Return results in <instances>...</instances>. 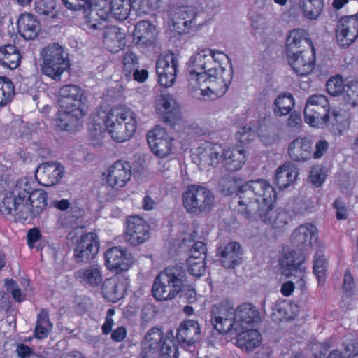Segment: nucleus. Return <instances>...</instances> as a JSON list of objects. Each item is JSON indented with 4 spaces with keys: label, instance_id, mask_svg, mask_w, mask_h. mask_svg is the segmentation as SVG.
Returning a JSON list of instances; mask_svg holds the SVG:
<instances>
[{
    "label": "nucleus",
    "instance_id": "obj_35",
    "mask_svg": "<svg viewBox=\"0 0 358 358\" xmlns=\"http://www.w3.org/2000/svg\"><path fill=\"white\" fill-rule=\"evenodd\" d=\"M100 110L96 111L92 117L89 127V135L91 144L94 146H99L102 144L106 134L105 120L100 118Z\"/></svg>",
    "mask_w": 358,
    "mask_h": 358
},
{
    "label": "nucleus",
    "instance_id": "obj_56",
    "mask_svg": "<svg viewBox=\"0 0 358 358\" xmlns=\"http://www.w3.org/2000/svg\"><path fill=\"white\" fill-rule=\"evenodd\" d=\"M187 265L189 272L191 275L199 277L204 274L205 272V263L202 257H199V259L194 258H188L187 260Z\"/></svg>",
    "mask_w": 358,
    "mask_h": 358
},
{
    "label": "nucleus",
    "instance_id": "obj_45",
    "mask_svg": "<svg viewBox=\"0 0 358 358\" xmlns=\"http://www.w3.org/2000/svg\"><path fill=\"white\" fill-rule=\"evenodd\" d=\"M315 110H319V113H324V110H329V103L326 96L315 94L308 98L304 113L313 114Z\"/></svg>",
    "mask_w": 358,
    "mask_h": 358
},
{
    "label": "nucleus",
    "instance_id": "obj_47",
    "mask_svg": "<svg viewBox=\"0 0 358 358\" xmlns=\"http://www.w3.org/2000/svg\"><path fill=\"white\" fill-rule=\"evenodd\" d=\"M324 6V1L319 0H301L300 7L303 15L310 20H315L320 15Z\"/></svg>",
    "mask_w": 358,
    "mask_h": 358
},
{
    "label": "nucleus",
    "instance_id": "obj_22",
    "mask_svg": "<svg viewBox=\"0 0 358 358\" xmlns=\"http://www.w3.org/2000/svg\"><path fill=\"white\" fill-rule=\"evenodd\" d=\"M287 57L289 64L299 76H306L314 69L315 56L313 51L296 50L294 53H287Z\"/></svg>",
    "mask_w": 358,
    "mask_h": 358
},
{
    "label": "nucleus",
    "instance_id": "obj_21",
    "mask_svg": "<svg viewBox=\"0 0 358 358\" xmlns=\"http://www.w3.org/2000/svg\"><path fill=\"white\" fill-rule=\"evenodd\" d=\"M132 264V257L124 248L113 247L105 252V265L110 271H127Z\"/></svg>",
    "mask_w": 358,
    "mask_h": 358
},
{
    "label": "nucleus",
    "instance_id": "obj_9",
    "mask_svg": "<svg viewBox=\"0 0 358 358\" xmlns=\"http://www.w3.org/2000/svg\"><path fill=\"white\" fill-rule=\"evenodd\" d=\"M215 203L212 192L200 185H190L182 194V204L186 210L192 214H199L211 210Z\"/></svg>",
    "mask_w": 358,
    "mask_h": 358
},
{
    "label": "nucleus",
    "instance_id": "obj_53",
    "mask_svg": "<svg viewBox=\"0 0 358 358\" xmlns=\"http://www.w3.org/2000/svg\"><path fill=\"white\" fill-rule=\"evenodd\" d=\"M345 90L342 96L347 104L352 106L358 105V81H350L346 83Z\"/></svg>",
    "mask_w": 358,
    "mask_h": 358
},
{
    "label": "nucleus",
    "instance_id": "obj_43",
    "mask_svg": "<svg viewBox=\"0 0 358 358\" xmlns=\"http://www.w3.org/2000/svg\"><path fill=\"white\" fill-rule=\"evenodd\" d=\"M304 43L308 44L309 40L305 36L303 29H296L291 31L286 41V55L300 50Z\"/></svg>",
    "mask_w": 358,
    "mask_h": 358
},
{
    "label": "nucleus",
    "instance_id": "obj_62",
    "mask_svg": "<svg viewBox=\"0 0 358 358\" xmlns=\"http://www.w3.org/2000/svg\"><path fill=\"white\" fill-rule=\"evenodd\" d=\"M65 6L73 10H80L85 5L91 3V0H62Z\"/></svg>",
    "mask_w": 358,
    "mask_h": 358
},
{
    "label": "nucleus",
    "instance_id": "obj_60",
    "mask_svg": "<svg viewBox=\"0 0 358 358\" xmlns=\"http://www.w3.org/2000/svg\"><path fill=\"white\" fill-rule=\"evenodd\" d=\"M341 353L343 358H358V343L353 341L346 343Z\"/></svg>",
    "mask_w": 358,
    "mask_h": 358
},
{
    "label": "nucleus",
    "instance_id": "obj_19",
    "mask_svg": "<svg viewBox=\"0 0 358 358\" xmlns=\"http://www.w3.org/2000/svg\"><path fill=\"white\" fill-rule=\"evenodd\" d=\"M220 151L219 145L205 142L196 149L193 159L201 169L208 171L218 164Z\"/></svg>",
    "mask_w": 358,
    "mask_h": 358
},
{
    "label": "nucleus",
    "instance_id": "obj_25",
    "mask_svg": "<svg viewBox=\"0 0 358 358\" xmlns=\"http://www.w3.org/2000/svg\"><path fill=\"white\" fill-rule=\"evenodd\" d=\"M128 284V280L123 276L106 279L103 283V295L108 300L116 302L124 296Z\"/></svg>",
    "mask_w": 358,
    "mask_h": 358
},
{
    "label": "nucleus",
    "instance_id": "obj_12",
    "mask_svg": "<svg viewBox=\"0 0 358 358\" xmlns=\"http://www.w3.org/2000/svg\"><path fill=\"white\" fill-rule=\"evenodd\" d=\"M150 238V226L142 217H129L127 222L125 241L129 245L136 246L147 241Z\"/></svg>",
    "mask_w": 358,
    "mask_h": 358
},
{
    "label": "nucleus",
    "instance_id": "obj_49",
    "mask_svg": "<svg viewBox=\"0 0 358 358\" xmlns=\"http://www.w3.org/2000/svg\"><path fill=\"white\" fill-rule=\"evenodd\" d=\"M56 0H36L34 10L39 15L55 18L57 15Z\"/></svg>",
    "mask_w": 358,
    "mask_h": 358
},
{
    "label": "nucleus",
    "instance_id": "obj_51",
    "mask_svg": "<svg viewBox=\"0 0 358 358\" xmlns=\"http://www.w3.org/2000/svg\"><path fill=\"white\" fill-rule=\"evenodd\" d=\"M328 268V262L325 256L317 252L314 257L313 272L316 275L319 285L324 282Z\"/></svg>",
    "mask_w": 358,
    "mask_h": 358
},
{
    "label": "nucleus",
    "instance_id": "obj_58",
    "mask_svg": "<svg viewBox=\"0 0 358 358\" xmlns=\"http://www.w3.org/2000/svg\"><path fill=\"white\" fill-rule=\"evenodd\" d=\"M326 179V175L320 166L313 167L310 176V182L315 187H320Z\"/></svg>",
    "mask_w": 358,
    "mask_h": 358
},
{
    "label": "nucleus",
    "instance_id": "obj_29",
    "mask_svg": "<svg viewBox=\"0 0 358 358\" xmlns=\"http://www.w3.org/2000/svg\"><path fill=\"white\" fill-rule=\"evenodd\" d=\"M246 161L245 150L240 147L228 148L222 150V164L230 171L239 170Z\"/></svg>",
    "mask_w": 358,
    "mask_h": 358
},
{
    "label": "nucleus",
    "instance_id": "obj_24",
    "mask_svg": "<svg viewBox=\"0 0 358 358\" xmlns=\"http://www.w3.org/2000/svg\"><path fill=\"white\" fill-rule=\"evenodd\" d=\"M155 109L165 121L171 122L180 117V106L170 94H162L155 101Z\"/></svg>",
    "mask_w": 358,
    "mask_h": 358
},
{
    "label": "nucleus",
    "instance_id": "obj_59",
    "mask_svg": "<svg viewBox=\"0 0 358 358\" xmlns=\"http://www.w3.org/2000/svg\"><path fill=\"white\" fill-rule=\"evenodd\" d=\"M5 285L7 287V290L12 294L16 301L21 302L24 299L25 295L14 280H6Z\"/></svg>",
    "mask_w": 358,
    "mask_h": 358
},
{
    "label": "nucleus",
    "instance_id": "obj_54",
    "mask_svg": "<svg viewBox=\"0 0 358 358\" xmlns=\"http://www.w3.org/2000/svg\"><path fill=\"white\" fill-rule=\"evenodd\" d=\"M315 110L313 114L304 113L305 121L312 127H322L324 126L329 119V110H324L322 113Z\"/></svg>",
    "mask_w": 358,
    "mask_h": 358
},
{
    "label": "nucleus",
    "instance_id": "obj_63",
    "mask_svg": "<svg viewBox=\"0 0 358 358\" xmlns=\"http://www.w3.org/2000/svg\"><path fill=\"white\" fill-rule=\"evenodd\" d=\"M115 310L113 308H110L107 310L106 316L105 318V322L102 326V331L104 334H108L111 331L113 320L112 317L115 315Z\"/></svg>",
    "mask_w": 358,
    "mask_h": 358
},
{
    "label": "nucleus",
    "instance_id": "obj_14",
    "mask_svg": "<svg viewBox=\"0 0 358 358\" xmlns=\"http://www.w3.org/2000/svg\"><path fill=\"white\" fill-rule=\"evenodd\" d=\"M317 240V229L312 224L299 226L292 234L291 243L296 250L305 254L312 248L314 241Z\"/></svg>",
    "mask_w": 358,
    "mask_h": 358
},
{
    "label": "nucleus",
    "instance_id": "obj_48",
    "mask_svg": "<svg viewBox=\"0 0 358 358\" xmlns=\"http://www.w3.org/2000/svg\"><path fill=\"white\" fill-rule=\"evenodd\" d=\"M110 6L113 16L118 20H124L131 11V0H111Z\"/></svg>",
    "mask_w": 358,
    "mask_h": 358
},
{
    "label": "nucleus",
    "instance_id": "obj_1",
    "mask_svg": "<svg viewBox=\"0 0 358 358\" xmlns=\"http://www.w3.org/2000/svg\"><path fill=\"white\" fill-rule=\"evenodd\" d=\"M276 193L271 184L263 179L241 185L231 200V205L250 220H260L273 229H282L290 217L285 210L273 209Z\"/></svg>",
    "mask_w": 358,
    "mask_h": 358
},
{
    "label": "nucleus",
    "instance_id": "obj_2",
    "mask_svg": "<svg viewBox=\"0 0 358 358\" xmlns=\"http://www.w3.org/2000/svg\"><path fill=\"white\" fill-rule=\"evenodd\" d=\"M47 199L43 190H32L29 182L22 180L6 193L0 205V211L3 215L15 216L20 221L31 220L45 208Z\"/></svg>",
    "mask_w": 358,
    "mask_h": 358
},
{
    "label": "nucleus",
    "instance_id": "obj_36",
    "mask_svg": "<svg viewBox=\"0 0 358 358\" xmlns=\"http://www.w3.org/2000/svg\"><path fill=\"white\" fill-rule=\"evenodd\" d=\"M103 43L112 52H117L125 45L124 35L116 27H111L104 32Z\"/></svg>",
    "mask_w": 358,
    "mask_h": 358
},
{
    "label": "nucleus",
    "instance_id": "obj_18",
    "mask_svg": "<svg viewBox=\"0 0 358 358\" xmlns=\"http://www.w3.org/2000/svg\"><path fill=\"white\" fill-rule=\"evenodd\" d=\"M85 98L83 90L75 85H66L60 88L58 103L60 108L84 109Z\"/></svg>",
    "mask_w": 358,
    "mask_h": 358
},
{
    "label": "nucleus",
    "instance_id": "obj_52",
    "mask_svg": "<svg viewBox=\"0 0 358 358\" xmlns=\"http://www.w3.org/2000/svg\"><path fill=\"white\" fill-rule=\"evenodd\" d=\"M345 86L346 83H344L343 78L338 75L331 77L326 83L328 93L333 96H343Z\"/></svg>",
    "mask_w": 358,
    "mask_h": 358
},
{
    "label": "nucleus",
    "instance_id": "obj_15",
    "mask_svg": "<svg viewBox=\"0 0 358 358\" xmlns=\"http://www.w3.org/2000/svg\"><path fill=\"white\" fill-rule=\"evenodd\" d=\"M99 243L94 233H87L78 240L75 249L74 257L78 262H87L98 253Z\"/></svg>",
    "mask_w": 358,
    "mask_h": 358
},
{
    "label": "nucleus",
    "instance_id": "obj_10",
    "mask_svg": "<svg viewBox=\"0 0 358 358\" xmlns=\"http://www.w3.org/2000/svg\"><path fill=\"white\" fill-rule=\"evenodd\" d=\"M306 255L290 248H284L279 265L282 273L287 277L297 278L296 283L303 286L306 276V266L303 263Z\"/></svg>",
    "mask_w": 358,
    "mask_h": 358
},
{
    "label": "nucleus",
    "instance_id": "obj_57",
    "mask_svg": "<svg viewBox=\"0 0 358 358\" xmlns=\"http://www.w3.org/2000/svg\"><path fill=\"white\" fill-rule=\"evenodd\" d=\"M16 352L20 358H46L24 344H18Z\"/></svg>",
    "mask_w": 358,
    "mask_h": 358
},
{
    "label": "nucleus",
    "instance_id": "obj_7",
    "mask_svg": "<svg viewBox=\"0 0 358 358\" xmlns=\"http://www.w3.org/2000/svg\"><path fill=\"white\" fill-rule=\"evenodd\" d=\"M42 72L55 80L69 67V62L64 48L58 43H52L41 52Z\"/></svg>",
    "mask_w": 358,
    "mask_h": 358
},
{
    "label": "nucleus",
    "instance_id": "obj_11",
    "mask_svg": "<svg viewBox=\"0 0 358 358\" xmlns=\"http://www.w3.org/2000/svg\"><path fill=\"white\" fill-rule=\"evenodd\" d=\"M211 322L214 328L220 334L234 329L238 331L234 317V309L227 305H215L211 310Z\"/></svg>",
    "mask_w": 358,
    "mask_h": 358
},
{
    "label": "nucleus",
    "instance_id": "obj_46",
    "mask_svg": "<svg viewBox=\"0 0 358 358\" xmlns=\"http://www.w3.org/2000/svg\"><path fill=\"white\" fill-rule=\"evenodd\" d=\"M294 106V98L290 94H280L274 101L273 112L276 115H287Z\"/></svg>",
    "mask_w": 358,
    "mask_h": 358
},
{
    "label": "nucleus",
    "instance_id": "obj_28",
    "mask_svg": "<svg viewBox=\"0 0 358 358\" xmlns=\"http://www.w3.org/2000/svg\"><path fill=\"white\" fill-rule=\"evenodd\" d=\"M60 109L55 120V126L63 131L76 129L79 125V120L85 115L84 109Z\"/></svg>",
    "mask_w": 358,
    "mask_h": 358
},
{
    "label": "nucleus",
    "instance_id": "obj_64",
    "mask_svg": "<svg viewBox=\"0 0 358 358\" xmlns=\"http://www.w3.org/2000/svg\"><path fill=\"white\" fill-rule=\"evenodd\" d=\"M315 151L313 153V157L315 159L322 157L327 152L329 144L326 141L320 140L315 144Z\"/></svg>",
    "mask_w": 358,
    "mask_h": 358
},
{
    "label": "nucleus",
    "instance_id": "obj_38",
    "mask_svg": "<svg viewBox=\"0 0 358 358\" xmlns=\"http://www.w3.org/2000/svg\"><path fill=\"white\" fill-rule=\"evenodd\" d=\"M21 55L13 45H6L0 48V63L10 69H16L20 62Z\"/></svg>",
    "mask_w": 358,
    "mask_h": 358
},
{
    "label": "nucleus",
    "instance_id": "obj_39",
    "mask_svg": "<svg viewBox=\"0 0 358 358\" xmlns=\"http://www.w3.org/2000/svg\"><path fill=\"white\" fill-rule=\"evenodd\" d=\"M298 308L287 301H282L275 305L271 314L273 321L280 322L283 320H293L296 315Z\"/></svg>",
    "mask_w": 358,
    "mask_h": 358
},
{
    "label": "nucleus",
    "instance_id": "obj_32",
    "mask_svg": "<svg viewBox=\"0 0 358 358\" xmlns=\"http://www.w3.org/2000/svg\"><path fill=\"white\" fill-rule=\"evenodd\" d=\"M75 278L83 285L92 287H99L103 282L101 268L98 265L78 270L75 272Z\"/></svg>",
    "mask_w": 358,
    "mask_h": 358
},
{
    "label": "nucleus",
    "instance_id": "obj_16",
    "mask_svg": "<svg viewBox=\"0 0 358 358\" xmlns=\"http://www.w3.org/2000/svg\"><path fill=\"white\" fill-rule=\"evenodd\" d=\"M336 40L341 47L351 45L358 36V13L342 17L336 29Z\"/></svg>",
    "mask_w": 358,
    "mask_h": 358
},
{
    "label": "nucleus",
    "instance_id": "obj_23",
    "mask_svg": "<svg viewBox=\"0 0 358 358\" xmlns=\"http://www.w3.org/2000/svg\"><path fill=\"white\" fill-rule=\"evenodd\" d=\"M63 166L53 162H48L41 164L36 171V178L38 182L46 187L56 185L62 177Z\"/></svg>",
    "mask_w": 358,
    "mask_h": 358
},
{
    "label": "nucleus",
    "instance_id": "obj_13",
    "mask_svg": "<svg viewBox=\"0 0 358 358\" xmlns=\"http://www.w3.org/2000/svg\"><path fill=\"white\" fill-rule=\"evenodd\" d=\"M178 59L173 53L161 55L156 64L158 81L162 86L169 87L176 80Z\"/></svg>",
    "mask_w": 358,
    "mask_h": 358
},
{
    "label": "nucleus",
    "instance_id": "obj_8",
    "mask_svg": "<svg viewBox=\"0 0 358 358\" xmlns=\"http://www.w3.org/2000/svg\"><path fill=\"white\" fill-rule=\"evenodd\" d=\"M220 54L224 53L217 50L206 48L190 57L187 71L189 85L192 89L196 90L198 83L206 76V72L214 65L218 66L219 59H217V57Z\"/></svg>",
    "mask_w": 358,
    "mask_h": 358
},
{
    "label": "nucleus",
    "instance_id": "obj_6",
    "mask_svg": "<svg viewBox=\"0 0 358 358\" xmlns=\"http://www.w3.org/2000/svg\"><path fill=\"white\" fill-rule=\"evenodd\" d=\"M165 339L163 333L158 328L150 329L145 334L142 343L143 356L152 355L159 352V358H177V350L173 341V331L169 332Z\"/></svg>",
    "mask_w": 358,
    "mask_h": 358
},
{
    "label": "nucleus",
    "instance_id": "obj_3",
    "mask_svg": "<svg viewBox=\"0 0 358 358\" xmlns=\"http://www.w3.org/2000/svg\"><path fill=\"white\" fill-rule=\"evenodd\" d=\"M218 66L214 65L206 72L205 77L200 80L197 90L204 99H215L222 96L227 91L232 80L233 69L229 57L220 54L217 57Z\"/></svg>",
    "mask_w": 358,
    "mask_h": 358
},
{
    "label": "nucleus",
    "instance_id": "obj_41",
    "mask_svg": "<svg viewBox=\"0 0 358 358\" xmlns=\"http://www.w3.org/2000/svg\"><path fill=\"white\" fill-rule=\"evenodd\" d=\"M262 335L256 329H249L241 332L238 339V346L246 351H252L262 343Z\"/></svg>",
    "mask_w": 358,
    "mask_h": 358
},
{
    "label": "nucleus",
    "instance_id": "obj_26",
    "mask_svg": "<svg viewBox=\"0 0 358 358\" xmlns=\"http://www.w3.org/2000/svg\"><path fill=\"white\" fill-rule=\"evenodd\" d=\"M288 154L296 162H305L313 157V142L307 138H298L290 143Z\"/></svg>",
    "mask_w": 358,
    "mask_h": 358
},
{
    "label": "nucleus",
    "instance_id": "obj_30",
    "mask_svg": "<svg viewBox=\"0 0 358 358\" xmlns=\"http://www.w3.org/2000/svg\"><path fill=\"white\" fill-rule=\"evenodd\" d=\"M200 325L196 320H186L177 329L176 338L178 342L191 345L200 338Z\"/></svg>",
    "mask_w": 358,
    "mask_h": 358
},
{
    "label": "nucleus",
    "instance_id": "obj_40",
    "mask_svg": "<svg viewBox=\"0 0 358 358\" xmlns=\"http://www.w3.org/2000/svg\"><path fill=\"white\" fill-rule=\"evenodd\" d=\"M196 16L197 12L193 7L180 8L173 19V24L178 25V28L181 29L180 25L182 24L184 29H189L196 24Z\"/></svg>",
    "mask_w": 358,
    "mask_h": 358
},
{
    "label": "nucleus",
    "instance_id": "obj_44",
    "mask_svg": "<svg viewBox=\"0 0 358 358\" xmlns=\"http://www.w3.org/2000/svg\"><path fill=\"white\" fill-rule=\"evenodd\" d=\"M155 27L147 20L138 22L134 29V36L143 43H151L155 36Z\"/></svg>",
    "mask_w": 358,
    "mask_h": 358
},
{
    "label": "nucleus",
    "instance_id": "obj_20",
    "mask_svg": "<svg viewBox=\"0 0 358 358\" xmlns=\"http://www.w3.org/2000/svg\"><path fill=\"white\" fill-rule=\"evenodd\" d=\"M131 176V166L129 162L117 161L107 171V184L115 189L124 187Z\"/></svg>",
    "mask_w": 358,
    "mask_h": 358
},
{
    "label": "nucleus",
    "instance_id": "obj_5",
    "mask_svg": "<svg viewBox=\"0 0 358 358\" xmlns=\"http://www.w3.org/2000/svg\"><path fill=\"white\" fill-rule=\"evenodd\" d=\"M187 280L185 270L181 266H169L155 278L153 296L158 301L172 300L183 289Z\"/></svg>",
    "mask_w": 358,
    "mask_h": 358
},
{
    "label": "nucleus",
    "instance_id": "obj_42",
    "mask_svg": "<svg viewBox=\"0 0 358 358\" xmlns=\"http://www.w3.org/2000/svg\"><path fill=\"white\" fill-rule=\"evenodd\" d=\"M52 329V324L49 319V313L46 309H41L37 315L34 329L35 337L38 339L47 338Z\"/></svg>",
    "mask_w": 358,
    "mask_h": 358
},
{
    "label": "nucleus",
    "instance_id": "obj_31",
    "mask_svg": "<svg viewBox=\"0 0 358 358\" xmlns=\"http://www.w3.org/2000/svg\"><path fill=\"white\" fill-rule=\"evenodd\" d=\"M220 261L226 268H233L241 262L242 251L238 243L231 242L219 248Z\"/></svg>",
    "mask_w": 358,
    "mask_h": 358
},
{
    "label": "nucleus",
    "instance_id": "obj_50",
    "mask_svg": "<svg viewBox=\"0 0 358 358\" xmlns=\"http://www.w3.org/2000/svg\"><path fill=\"white\" fill-rule=\"evenodd\" d=\"M15 87L12 81L6 77H0V108L6 106L13 98Z\"/></svg>",
    "mask_w": 358,
    "mask_h": 358
},
{
    "label": "nucleus",
    "instance_id": "obj_17",
    "mask_svg": "<svg viewBox=\"0 0 358 358\" xmlns=\"http://www.w3.org/2000/svg\"><path fill=\"white\" fill-rule=\"evenodd\" d=\"M147 140L152 151L159 157H165L171 153L173 139L164 128L156 127L148 131Z\"/></svg>",
    "mask_w": 358,
    "mask_h": 358
},
{
    "label": "nucleus",
    "instance_id": "obj_55",
    "mask_svg": "<svg viewBox=\"0 0 358 358\" xmlns=\"http://www.w3.org/2000/svg\"><path fill=\"white\" fill-rule=\"evenodd\" d=\"M124 72L127 77H130L133 71L138 67V59L136 55L127 51L123 57Z\"/></svg>",
    "mask_w": 358,
    "mask_h": 358
},
{
    "label": "nucleus",
    "instance_id": "obj_4",
    "mask_svg": "<svg viewBox=\"0 0 358 358\" xmlns=\"http://www.w3.org/2000/svg\"><path fill=\"white\" fill-rule=\"evenodd\" d=\"M99 119L105 120V127L110 138L117 143H124L134 136L137 122L134 113L122 108L100 110Z\"/></svg>",
    "mask_w": 358,
    "mask_h": 358
},
{
    "label": "nucleus",
    "instance_id": "obj_27",
    "mask_svg": "<svg viewBox=\"0 0 358 358\" xmlns=\"http://www.w3.org/2000/svg\"><path fill=\"white\" fill-rule=\"evenodd\" d=\"M234 317L238 326V331L247 328L248 325L261 321L260 313L251 303H243L234 310Z\"/></svg>",
    "mask_w": 358,
    "mask_h": 358
},
{
    "label": "nucleus",
    "instance_id": "obj_33",
    "mask_svg": "<svg viewBox=\"0 0 358 358\" xmlns=\"http://www.w3.org/2000/svg\"><path fill=\"white\" fill-rule=\"evenodd\" d=\"M17 29L24 38L31 40L37 36L39 31V23L33 15L24 13L18 20Z\"/></svg>",
    "mask_w": 358,
    "mask_h": 358
},
{
    "label": "nucleus",
    "instance_id": "obj_61",
    "mask_svg": "<svg viewBox=\"0 0 358 358\" xmlns=\"http://www.w3.org/2000/svg\"><path fill=\"white\" fill-rule=\"evenodd\" d=\"M331 118L343 128L348 127L350 124L348 116L344 111L334 110L331 113Z\"/></svg>",
    "mask_w": 358,
    "mask_h": 358
},
{
    "label": "nucleus",
    "instance_id": "obj_37",
    "mask_svg": "<svg viewBox=\"0 0 358 358\" xmlns=\"http://www.w3.org/2000/svg\"><path fill=\"white\" fill-rule=\"evenodd\" d=\"M98 7H101V5H98ZM96 15L101 20L99 19H91L89 18L86 20L85 29L90 31L101 30L106 27V20H108L110 16H113L112 10L110 6V3L104 2V6L102 8H98L96 10Z\"/></svg>",
    "mask_w": 358,
    "mask_h": 358
},
{
    "label": "nucleus",
    "instance_id": "obj_34",
    "mask_svg": "<svg viewBox=\"0 0 358 358\" xmlns=\"http://www.w3.org/2000/svg\"><path fill=\"white\" fill-rule=\"evenodd\" d=\"M298 176L294 165L291 163L284 164L276 170L274 182L281 189L292 184Z\"/></svg>",
    "mask_w": 358,
    "mask_h": 358
}]
</instances>
